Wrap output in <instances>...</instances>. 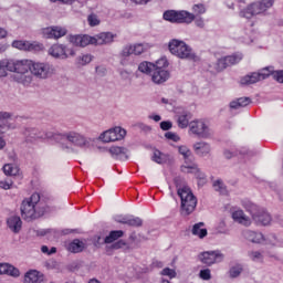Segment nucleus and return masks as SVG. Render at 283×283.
Wrapping results in <instances>:
<instances>
[{
  "mask_svg": "<svg viewBox=\"0 0 283 283\" xmlns=\"http://www.w3.org/2000/svg\"><path fill=\"white\" fill-rule=\"evenodd\" d=\"M8 72H14L13 80L21 85L28 87L32 83L31 60H8L0 61V76H7Z\"/></svg>",
  "mask_w": 283,
  "mask_h": 283,
  "instance_id": "nucleus-1",
  "label": "nucleus"
},
{
  "mask_svg": "<svg viewBox=\"0 0 283 283\" xmlns=\"http://www.w3.org/2000/svg\"><path fill=\"white\" fill-rule=\"evenodd\" d=\"M114 34L112 32H103L95 36L87 34L69 35L67 41L76 48H87V45H107L114 43Z\"/></svg>",
  "mask_w": 283,
  "mask_h": 283,
  "instance_id": "nucleus-2",
  "label": "nucleus"
},
{
  "mask_svg": "<svg viewBox=\"0 0 283 283\" xmlns=\"http://www.w3.org/2000/svg\"><path fill=\"white\" fill-rule=\"evenodd\" d=\"M41 197L39 193H33L30 198L22 201L20 211L23 220H36L43 216V210L39 209Z\"/></svg>",
  "mask_w": 283,
  "mask_h": 283,
  "instance_id": "nucleus-3",
  "label": "nucleus"
},
{
  "mask_svg": "<svg viewBox=\"0 0 283 283\" xmlns=\"http://www.w3.org/2000/svg\"><path fill=\"white\" fill-rule=\"evenodd\" d=\"M177 193L181 200V213L184 216L193 213L198 205V199H196L191 189L188 186L180 187L177 185Z\"/></svg>",
  "mask_w": 283,
  "mask_h": 283,
  "instance_id": "nucleus-4",
  "label": "nucleus"
},
{
  "mask_svg": "<svg viewBox=\"0 0 283 283\" xmlns=\"http://www.w3.org/2000/svg\"><path fill=\"white\" fill-rule=\"evenodd\" d=\"M169 51L178 59H187L188 61H196V53L191 46L187 45L185 41L171 40L169 42Z\"/></svg>",
  "mask_w": 283,
  "mask_h": 283,
  "instance_id": "nucleus-5",
  "label": "nucleus"
},
{
  "mask_svg": "<svg viewBox=\"0 0 283 283\" xmlns=\"http://www.w3.org/2000/svg\"><path fill=\"white\" fill-rule=\"evenodd\" d=\"M273 0H261L247 7V9L240 11V17L243 19H252L256 14L266 12L270 8H273Z\"/></svg>",
  "mask_w": 283,
  "mask_h": 283,
  "instance_id": "nucleus-6",
  "label": "nucleus"
},
{
  "mask_svg": "<svg viewBox=\"0 0 283 283\" xmlns=\"http://www.w3.org/2000/svg\"><path fill=\"white\" fill-rule=\"evenodd\" d=\"M242 206L244 207V209H247V211L251 212L252 220H254L256 224H261L262 227L271 224L272 218L269 212L264 210H258V206H255L251 201H242Z\"/></svg>",
  "mask_w": 283,
  "mask_h": 283,
  "instance_id": "nucleus-7",
  "label": "nucleus"
},
{
  "mask_svg": "<svg viewBox=\"0 0 283 283\" xmlns=\"http://www.w3.org/2000/svg\"><path fill=\"white\" fill-rule=\"evenodd\" d=\"M165 67H169L167 59L163 57L156 62V66L150 74L153 83L156 85H163L169 81L170 73Z\"/></svg>",
  "mask_w": 283,
  "mask_h": 283,
  "instance_id": "nucleus-8",
  "label": "nucleus"
},
{
  "mask_svg": "<svg viewBox=\"0 0 283 283\" xmlns=\"http://www.w3.org/2000/svg\"><path fill=\"white\" fill-rule=\"evenodd\" d=\"M188 134L190 136H197V138H211L213 135L209 125H207L202 119H195L190 122Z\"/></svg>",
  "mask_w": 283,
  "mask_h": 283,
  "instance_id": "nucleus-9",
  "label": "nucleus"
},
{
  "mask_svg": "<svg viewBox=\"0 0 283 283\" xmlns=\"http://www.w3.org/2000/svg\"><path fill=\"white\" fill-rule=\"evenodd\" d=\"M165 21H170V23H191L196 21V14L189 11H166L164 12Z\"/></svg>",
  "mask_w": 283,
  "mask_h": 283,
  "instance_id": "nucleus-10",
  "label": "nucleus"
},
{
  "mask_svg": "<svg viewBox=\"0 0 283 283\" xmlns=\"http://www.w3.org/2000/svg\"><path fill=\"white\" fill-rule=\"evenodd\" d=\"M64 138L73 145V147H78L80 149H87L92 145V139L87 138L85 135L71 130L64 134Z\"/></svg>",
  "mask_w": 283,
  "mask_h": 283,
  "instance_id": "nucleus-11",
  "label": "nucleus"
},
{
  "mask_svg": "<svg viewBox=\"0 0 283 283\" xmlns=\"http://www.w3.org/2000/svg\"><path fill=\"white\" fill-rule=\"evenodd\" d=\"M31 74L36 78H50L54 74V66L45 62H34L31 64Z\"/></svg>",
  "mask_w": 283,
  "mask_h": 283,
  "instance_id": "nucleus-12",
  "label": "nucleus"
},
{
  "mask_svg": "<svg viewBox=\"0 0 283 283\" xmlns=\"http://www.w3.org/2000/svg\"><path fill=\"white\" fill-rule=\"evenodd\" d=\"M50 56H53V59H70V56H75L76 51L74 48L67 46L65 44H53L49 49Z\"/></svg>",
  "mask_w": 283,
  "mask_h": 283,
  "instance_id": "nucleus-13",
  "label": "nucleus"
},
{
  "mask_svg": "<svg viewBox=\"0 0 283 283\" xmlns=\"http://www.w3.org/2000/svg\"><path fill=\"white\" fill-rule=\"evenodd\" d=\"M198 260L201 264H206V266H211L213 264L222 262V260H224V254H222L220 251H206L199 253Z\"/></svg>",
  "mask_w": 283,
  "mask_h": 283,
  "instance_id": "nucleus-14",
  "label": "nucleus"
},
{
  "mask_svg": "<svg viewBox=\"0 0 283 283\" xmlns=\"http://www.w3.org/2000/svg\"><path fill=\"white\" fill-rule=\"evenodd\" d=\"M127 132L122 127L111 128L101 134L99 139L103 143H116V140H123L125 138Z\"/></svg>",
  "mask_w": 283,
  "mask_h": 283,
  "instance_id": "nucleus-15",
  "label": "nucleus"
},
{
  "mask_svg": "<svg viewBox=\"0 0 283 283\" xmlns=\"http://www.w3.org/2000/svg\"><path fill=\"white\" fill-rule=\"evenodd\" d=\"M271 76V69L265 67L261 70L259 73H252L250 75H245L241 78V85H253L260 81H264V78H269Z\"/></svg>",
  "mask_w": 283,
  "mask_h": 283,
  "instance_id": "nucleus-16",
  "label": "nucleus"
},
{
  "mask_svg": "<svg viewBox=\"0 0 283 283\" xmlns=\"http://www.w3.org/2000/svg\"><path fill=\"white\" fill-rule=\"evenodd\" d=\"M175 118L177 120V125L179 129H187L189 127L191 118H193V114L187 111V108H176Z\"/></svg>",
  "mask_w": 283,
  "mask_h": 283,
  "instance_id": "nucleus-17",
  "label": "nucleus"
},
{
  "mask_svg": "<svg viewBox=\"0 0 283 283\" xmlns=\"http://www.w3.org/2000/svg\"><path fill=\"white\" fill-rule=\"evenodd\" d=\"M241 60H242L241 53H235L232 55L221 57L217 62V72H222V70H227V67L240 63Z\"/></svg>",
  "mask_w": 283,
  "mask_h": 283,
  "instance_id": "nucleus-18",
  "label": "nucleus"
},
{
  "mask_svg": "<svg viewBox=\"0 0 283 283\" xmlns=\"http://www.w3.org/2000/svg\"><path fill=\"white\" fill-rule=\"evenodd\" d=\"M13 114L0 111V134H6L10 129H17V124L12 123Z\"/></svg>",
  "mask_w": 283,
  "mask_h": 283,
  "instance_id": "nucleus-19",
  "label": "nucleus"
},
{
  "mask_svg": "<svg viewBox=\"0 0 283 283\" xmlns=\"http://www.w3.org/2000/svg\"><path fill=\"white\" fill-rule=\"evenodd\" d=\"M12 48H15L17 50H24L25 52H41V50H43V44L39 42L15 40L12 42Z\"/></svg>",
  "mask_w": 283,
  "mask_h": 283,
  "instance_id": "nucleus-20",
  "label": "nucleus"
},
{
  "mask_svg": "<svg viewBox=\"0 0 283 283\" xmlns=\"http://www.w3.org/2000/svg\"><path fill=\"white\" fill-rule=\"evenodd\" d=\"M42 34L45 39H63V36H65V34H67V29L65 27H59V25H54V27H49L43 29Z\"/></svg>",
  "mask_w": 283,
  "mask_h": 283,
  "instance_id": "nucleus-21",
  "label": "nucleus"
},
{
  "mask_svg": "<svg viewBox=\"0 0 283 283\" xmlns=\"http://www.w3.org/2000/svg\"><path fill=\"white\" fill-rule=\"evenodd\" d=\"M23 283H45V275L36 270H29L24 274Z\"/></svg>",
  "mask_w": 283,
  "mask_h": 283,
  "instance_id": "nucleus-22",
  "label": "nucleus"
},
{
  "mask_svg": "<svg viewBox=\"0 0 283 283\" xmlns=\"http://www.w3.org/2000/svg\"><path fill=\"white\" fill-rule=\"evenodd\" d=\"M7 227L12 233H20L23 227V221H21V217L13 214L7 219Z\"/></svg>",
  "mask_w": 283,
  "mask_h": 283,
  "instance_id": "nucleus-23",
  "label": "nucleus"
},
{
  "mask_svg": "<svg viewBox=\"0 0 283 283\" xmlns=\"http://www.w3.org/2000/svg\"><path fill=\"white\" fill-rule=\"evenodd\" d=\"M24 136H27V140L29 143H34V140L48 138V134H45V132L39 130V128H28L24 132Z\"/></svg>",
  "mask_w": 283,
  "mask_h": 283,
  "instance_id": "nucleus-24",
  "label": "nucleus"
},
{
  "mask_svg": "<svg viewBox=\"0 0 283 283\" xmlns=\"http://www.w3.org/2000/svg\"><path fill=\"white\" fill-rule=\"evenodd\" d=\"M0 275H10V277H20L21 271L10 263H0Z\"/></svg>",
  "mask_w": 283,
  "mask_h": 283,
  "instance_id": "nucleus-25",
  "label": "nucleus"
},
{
  "mask_svg": "<svg viewBox=\"0 0 283 283\" xmlns=\"http://www.w3.org/2000/svg\"><path fill=\"white\" fill-rule=\"evenodd\" d=\"M193 149L197 156H201L202 158L211 154V145L207 142H198L193 144Z\"/></svg>",
  "mask_w": 283,
  "mask_h": 283,
  "instance_id": "nucleus-26",
  "label": "nucleus"
},
{
  "mask_svg": "<svg viewBox=\"0 0 283 283\" xmlns=\"http://www.w3.org/2000/svg\"><path fill=\"white\" fill-rule=\"evenodd\" d=\"M87 248V244H85L84 241L74 239L70 243L66 244V249L70 251V253H83L85 249Z\"/></svg>",
  "mask_w": 283,
  "mask_h": 283,
  "instance_id": "nucleus-27",
  "label": "nucleus"
},
{
  "mask_svg": "<svg viewBox=\"0 0 283 283\" xmlns=\"http://www.w3.org/2000/svg\"><path fill=\"white\" fill-rule=\"evenodd\" d=\"M243 238H245V240H249V242H253L254 244H260L261 242H264V234L251 230H244Z\"/></svg>",
  "mask_w": 283,
  "mask_h": 283,
  "instance_id": "nucleus-28",
  "label": "nucleus"
},
{
  "mask_svg": "<svg viewBox=\"0 0 283 283\" xmlns=\"http://www.w3.org/2000/svg\"><path fill=\"white\" fill-rule=\"evenodd\" d=\"M181 171H184V174H195V176H197L199 180H202V182L207 180V176L205 172L200 171V168H198L196 164L191 166H182Z\"/></svg>",
  "mask_w": 283,
  "mask_h": 283,
  "instance_id": "nucleus-29",
  "label": "nucleus"
},
{
  "mask_svg": "<svg viewBox=\"0 0 283 283\" xmlns=\"http://www.w3.org/2000/svg\"><path fill=\"white\" fill-rule=\"evenodd\" d=\"M232 218L235 222H239V224H243L244 227L251 226V219L249 217L244 216V211L242 210H235L232 212Z\"/></svg>",
  "mask_w": 283,
  "mask_h": 283,
  "instance_id": "nucleus-30",
  "label": "nucleus"
},
{
  "mask_svg": "<svg viewBox=\"0 0 283 283\" xmlns=\"http://www.w3.org/2000/svg\"><path fill=\"white\" fill-rule=\"evenodd\" d=\"M154 70H156V63L144 61L138 65V71L142 72V74H146L147 76H151Z\"/></svg>",
  "mask_w": 283,
  "mask_h": 283,
  "instance_id": "nucleus-31",
  "label": "nucleus"
},
{
  "mask_svg": "<svg viewBox=\"0 0 283 283\" xmlns=\"http://www.w3.org/2000/svg\"><path fill=\"white\" fill-rule=\"evenodd\" d=\"M192 235H197V238H207V229L205 228V223L202 222H199V223H196L193 227H192Z\"/></svg>",
  "mask_w": 283,
  "mask_h": 283,
  "instance_id": "nucleus-32",
  "label": "nucleus"
},
{
  "mask_svg": "<svg viewBox=\"0 0 283 283\" xmlns=\"http://www.w3.org/2000/svg\"><path fill=\"white\" fill-rule=\"evenodd\" d=\"M120 224H128V227H143V219L138 217H127V219L119 220Z\"/></svg>",
  "mask_w": 283,
  "mask_h": 283,
  "instance_id": "nucleus-33",
  "label": "nucleus"
},
{
  "mask_svg": "<svg viewBox=\"0 0 283 283\" xmlns=\"http://www.w3.org/2000/svg\"><path fill=\"white\" fill-rule=\"evenodd\" d=\"M251 98L249 97H241L237 101H233L230 103L231 109H240V107H247V105H250Z\"/></svg>",
  "mask_w": 283,
  "mask_h": 283,
  "instance_id": "nucleus-34",
  "label": "nucleus"
},
{
  "mask_svg": "<svg viewBox=\"0 0 283 283\" xmlns=\"http://www.w3.org/2000/svg\"><path fill=\"white\" fill-rule=\"evenodd\" d=\"M125 235V232L123 230H114L109 232V235H107L104 240L106 244H112V242H116L118 238H123Z\"/></svg>",
  "mask_w": 283,
  "mask_h": 283,
  "instance_id": "nucleus-35",
  "label": "nucleus"
},
{
  "mask_svg": "<svg viewBox=\"0 0 283 283\" xmlns=\"http://www.w3.org/2000/svg\"><path fill=\"white\" fill-rule=\"evenodd\" d=\"M151 160L154 163H157V165H163L164 163H167V160H169V156L163 154L160 150H154Z\"/></svg>",
  "mask_w": 283,
  "mask_h": 283,
  "instance_id": "nucleus-36",
  "label": "nucleus"
},
{
  "mask_svg": "<svg viewBox=\"0 0 283 283\" xmlns=\"http://www.w3.org/2000/svg\"><path fill=\"white\" fill-rule=\"evenodd\" d=\"M3 171L6 176H18L19 167L14 166L13 164H6L3 166Z\"/></svg>",
  "mask_w": 283,
  "mask_h": 283,
  "instance_id": "nucleus-37",
  "label": "nucleus"
},
{
  "mask_svg": "<svg viewBox=\"0 0 283 283\" xmlns=\"http://www.w3.org/2000/svg\"><path fill=\"white\" fill-rule=\"evenodd\" d=\"M213 189L222 196H227V187L224 186V182H222V180L219 179L213 181Z\"/></svg>",
  "mask_w": 283,
  "mask_h": 283,
  "instance_id": "nucleus-38",
  "label": "nucleus"
},
{
  "mask_svg": "<svg viewBox=\"0 0 283 283\" xmlns=\"http://www.w3.org/2000/svg\"><path fill=\"white\" fill-rule=\"evenodd\" d=\"M109 151L111 154H113V156H125V154H127V148L120 146H113Z\"/></svg>",
  "mask_w": 283,
  "mask_h": 283,
  "instance_id": "nucleus-39",
  "label": "nucleus"
},
{
  "mask_svg": "<svg viewBox=\"0 0 283 283\" xmlns=\"http://www.w3.org/2000/svg\"><path fill=\"white\" fill-rule=\"evenodd\" d=\"M268 69L271 70L270 75L273 76L274 81H277V83H283V70L274 71L272 66H269Z\"/></svg>",
  "mask_w": 283,
  "mask_h": 283,
  "instance_id": "nucleus-40",
  "label": "nucleus"
},
{
  "mask_svg": "<svg viewBox=\"0 0 283 283\" xmlns=\"http://www.w3.org/2000/svg\"><path fill=\"white\" fill-rule=\"evenodd\" d=\"M192 12L199 17L200 14H205L207 12V7H205L202 3L195 4L192 6Z\"/></svg>",
  "mask_w": 283,
  "mask_h": 283,
  "instance_id": "nucleus-41",
  "label": "nucleus"
},
{
  "mask_svg": "<svg viewBox=\"0 0 283 283\" xmlns=\"http://www.w3.org/2000/svg\"><path fill=\"white\" fill-rule=\"evenodd\" d=\"M92 54H84L80 57H77L78 65H88V63H92Z\"/></svg>",
  "mask_w": 283,
  "mask_h": 283,
  "instance_id": "nucleus-42",
  "label": "nucleus"
},
{
  "mask_svg": "<svg viewBox=\"0 0 283 283\" xmlns=\"http://www.w3.org/2000/svg\"><path fill=\"white\" fill-rule=\"evenodd\" d=\"M178 151L181 156H184L185 160L191 157V150L187 146H179Z\"/></svg>",
  "mask_w": 283,
  "mask_h": 283,
  "instance_id": "nucleus-43",
  "label": "nucleus"
},
{
  "mask_svg": "<svg viewBox=\"0 0 283 283\" xmlns=\"http://www.w3.org/2000/svg\"><path fill=\"white\" fill-rule=\"evenodd\" d=\"M87 21H88V24H90L92 28H94V27H96V25H99V23H101V20H98V15H97V14H94V13H92V14H90V15L87 17Z\"/></svg>",
  "mask_w": 283,
  "mask_h": 283,
  "instance_id": "nucleus-44",
  "label": "nucleus"
},
{
  "mask_svg": "<svg viewBox=\"0 0 283 283\" xmlns=\"http://www.w3.org/2000/svg\"><path fill=\"white\" fill-rule=\"evenodd\" d=\"M242 273V265H235L230 269V277H238Z\"/></svg>",
  "mask_w": 283,
  "mask_h": 283,
  "instance_id": "nucleus-45",
  "label": "nucleus"
},
{
  "mask_svg": "<svg viewBox=\"0 0 283 283\" xmlns=\"http://www.w3.org/2000/svg\"><path fill=\"white\" fill-rule=\"evenodd\" d=\"M12 185H14V182H12L10 179H4L0 181V189L8 191V189H12Z\"/></svg>",
  "mask_w": 283,
  "mask_h": 283,
  "instance_id": "nucleus-46",
  "label": "nucleus"
},
{
  "mask_svg": "<svg viewBox=\"0 0 283 283\" xmlns=\"http://www.w3.org/2000/svg\"><path fill=\"white\" fill-rule=\"evenodd\" d=\"M134 54V45H126L122 50V56H132Z\"/></svg>",
  "mask_w": 283,
  "mask_h": 283,
  "instance_id": "nucleus-47",
  "label": "nucleus"
},
{
  "mask_svg": "<svg viewBox=\"0 0 283 283\" xmlns=\"http://www.w3.org/2000/svg\"><path fill=\"white\" fill-rule=\"evenodd\" d=\"M145 52V45L143 44H135L133 45V53L138 56Z\"/></svg>",
  "mask_w": 283,
  "mask_h": 283,
  "instance_id": "nucleus-48",
  "label": "nucleus"
},
{
  "mask_svg": "<svg viewBox=\"0 0 283 283\" xmlns=\"http://www.w3.org/2000/svg\"><path fill=\"white\" fill-rule=\"evenodd\" d=\"M161 275H167V277H170V280H171V279L176 277V270L169 269V268H165L161 271Z\"/></svg>",
  "mask_w": 283,
  "mask_h": 283,
  "instance_id": "nucleus-49",
  "label": "nucleus"
},
{
  "mask_svg": "<svg viewBox=\"0 0 283 283\" xmlns=\"http://www.w3.org/2000/svg\"><path fill=\"white\" fill-rule=\"evenodd\" d=\"M199 277H201V280H209L211 277V270L209 269L201 270L199 272Z\"/></svg>",
  "mask_w": 283,
  "mask_h": 283,
  "instance_id": "nucleus-50",
  "label": "nucleus"
},
{
  "mask_svg": "<svg viewBox=\"0 0 283 283\" xmlns=\"http://www.w3.org/2000/svg\"><path fill=\"white\" fill-rule=\"evenodd\" d=\"M165 136L168 138V140H174V143H178L180 140V136H178L176 133L168 132L165 134Z\"/></svg>",
  "mask_w": 283,
  "mask_h": 283,
  "instance_id": "nucleus-51",
  "label": "nucleus"
},
{
  "mask_svg": "<svg viewBox=\"0 0 283 283\" xmlns=\"http://www.w3.org/2000/svg\"><path fill=\"white\" fill-rule=\"evenodd\" d=\"M250 258L253 260V262H262V253L258 251L251 252Z\"/></svg>",
  "mask_w": 283,
  "mask_h": 283,
  "instance_id": "nucleus-52",
  "label": "nucleus"
},
{
  "mask_svg": "<svg viewBox=\"0 0 283 283\" xmlns=\"http://www.w3.org/2000/svg\"><path fill=\"white\" fill-rule=\"evenodd\" d=\"M171 127H172L171 122H161V123H160V128H161L164 132H169V129H171Z\"/></svg>",
  "mask_w": 283,
  "mask_h": 283,
  "instance_id": "nucleus-53",
  "label": "nucleus"
},
{
  "mask_svg": "<svg viewBox=\"0 0 283 283\" xmlns=\"http://www.w3.org/2000/svg\"><path fill=\"white\" fill-rule=\"evenodd\" d=\"M95 72L97 76H105L107 69H105V66H97Z\"/></svg>",
  "mask_w": 283,
  "mask_h": 283,
  "instance_id": "nucleus-54",
  "label": "nucleus"
},
{
  "mask_svg": "<svg viewBox=\"0 0 283 283\" xmlns=\"http://www.w3.org/2000/svg\"><path fill=\"white\" fill-rule=\"evenodd\" d=\"M132 3H135V6H147V3H149V1L151 0H130Z\"/></svg>",
  "mask_w": 283,
  "mask_h": 283,
  "instance_id": "nucleus-55",
  "label": "nucleus"
},
{
  "mask_svg": "<svg viewBox=\"0 0 283 283\" xmlns=\"http://www.w3.org/2000/svg\"><path fill=\"white\" fill-rule=\"evenodd\" d=\"M127 243L123 240L117 241L116 243L113 244V249H123Z\"/></svg>",
  "mask_w": 283,
  "mask_h": 283,
  "instance_id": "nucleus-56",
  "label": "nucleus"
},
{
  "mask_svg": "<svg viewBox=\"0 0 283 283\" xmlns=\"http://www.w3.org/2000/svg\"><path fill=\"white\" fill-rule=\"evenodd\" d=\"M195 24L197 28H205V20L202 18H198L195 20Z\"/></svg>",
  "mask_w": 283,
  "mask_h": 283,
  "instance_id": "nucleus-57",
  "label": "nucleus"
},
{
  "mask_svg": "<svg viewBox=\"0 0 283 283\" xmlns=\"http://www.w3.org/2000/svg\"><path fill=\"white\" fill-rule=\"evenodd\" d=\"M226 227H227V223H224V221H221L219 223V233H227V230H224Z\"/></svg>",
  "mask_w": 283,
  "mask_h": 283,
  "instance_id": "nucleus-58",
  "label": "nucleus"
},
{
  "mask_svg": "<svg viewBox=\"0 0 283 283\" xmlns=\"http://www.w3.org/2000/svg\"><path fill=\"white\" fill-rule=\"evenodd\" d=\"M226 158H233V156H235V153H231V150H224L223 153Z\"/></svg>",
  "mask_w": 283,
  "mask_h": 283,
  "instance_id": "nucleus-59",
  "label": "nucleus"
},
{
  "mask_svg": "<svg viewBox=\"0 0 283 283\" xmlns=\"http://www.w3.org/2000/svg\"><path fill=\"white\" fill-rule=\"evenodd\" d=\"M8 36V31H6L3 28H0V39H6Z\"/></svg>",
  "mask_w": 283,
  "mask_h": 283,
  "instance_id": "nucleus-60",
  "label": "nucleus"
},
{
  "mask_svg": "<svg viewBox=\"0 0 283 283\" xmlns=\"http://www.w3.org/2000/svg\"><path fill=\"white\" fill-rule=\"evenodd\" d=\"M149 118H151L153 120H155V123H160V120H161L160 115H150Z\"/></svg>",
  "mask_w": 283,
  "mask_h": 283,
  "instance_id": "nucleus-61",
  "label": "nucleus"
},
{
  "mask_svg": "<svg viewBox=\"0 0 283 283\" xmlns=\"http://www.w3.org/2000/svg\"><path fill=\"white\" fill-rule=\"evenodd\" d=\"M41 251L42 253H46L48 255H50V249L48 248V245H42Z\"/></svg>",
  "mask_w": 283,
  "mask_h": 283,
  "instance_id": "nucleus-62",
  "label": "nucleus"
},
{
  "mask_svg": "<svg viewBox=\"0 0 283 283\" xmlns=\"http://www.w3.org/2000/svg\"><path fill=\"white\" fill-rule=\"evenodd\" d=\"M6 147V139L0 136V149H3Z\"/></svg>",
  "mask_w": 283,
  "mask_h": 283,
  "instance_id": "nucleus-63",
  "label": "nucleus"
},
{
  "mask_svg": "<svg viewBox=\"0 0 283 283\" xmlns=\"http://www.w3.org/2000/svg\"><path fill=\"white\" fill-rule=\"evenodd\" d=\"M127 219V217H116L115 220L116 222H120V220H125Z\"/></svg>",
  "mask_w": 283,
  "mask_h": 283,
  "instance_id": "nucleus-64",
  "label": "nucleus"
}]
</instances>
